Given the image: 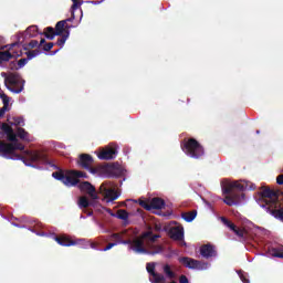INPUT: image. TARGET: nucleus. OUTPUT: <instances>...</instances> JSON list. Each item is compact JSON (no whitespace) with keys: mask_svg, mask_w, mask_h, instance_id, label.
I'll use <instances>...</instances> for the list:
<instances>
[{"mask_svg":"<svg viewBox=\"0 0 283 283\" xmlns=\"http://www.w3.org/2000/svg\"><path fill=\"white\" fill-rule=\"evenodd\" d=\"M122 233H113L111 235V240L115 242L108 243L103 251H109L114 249V247H118V244H128L129 251H134V253H146L148 255H158V253H163V247L158 245L156 240L160 238V235H154L150 231L143 233L139 238H135L134 240H123Z\"/></svg>","mask_w":283,"mask_h":283,"instance_id":"1","label":"nucleus"},{"mask_svg":"<svg viewBox=\"0 0 283 283\" xmlns=\"http://www.w3.org/2000/svg\"><path fill=\"white\" fill-rule=\"evenodd\" d=\"M25 125V120L23 117H13L9 119V123H0V136H4V138L9 139L11 144H6L0 142V151L3 154H14L15 149L20 151L23 150V145L19 143L18 138L21 140H32L30 134L25 132V129L21 128Z\"/></svg>","mask_w":283,"mask_h":283,"instance_id":"2","label":"nucleus"},{"mask_svg":"<svg viewBox=\"0 0 283 283\" xmlns=\"http://www.w3.org/2000/svg\"><path fill=\"white\" fill-rule=\"evenodd\" d=\"M55 180H60L65 187H76L78 178H87V175L78 170L56 171L52 174Z\"/></svg>","mask_w":283,"mask_h":283,"instance_id":"3","label":"nucleus"},{"mask_svg":"<svg viewBox=\"0 0 283 283\" xmlns=\"http://www.w3.org/2000/svg\"><path fill=\"white\" fill-rule=\"evenodd\" d=\"M221 188L223 189V193H229V191H233V189H238L239 191H253L255 184L247 180L229 181L226 179L221 182Z\"/></svg>","mask_w":283,"mask_h":283,"instance_id":"4","label":"nucleus"},{"mask_svg":"<svg viewBox=\"0 0 283 283\" xmlns=\"http://www.w3.org/2000/svg\"><path fill=\"white\" fill-rule=\"evenodd\" d=\"M181 149L186 153V156H189L190 158H200L201 156H205V148H202L200 143L193 138L185 142Z\"/></svg>","mask_w":283,"mask_h":283,"instance_id":"5","label":"nucleus"},{"mask_svg":"<svg viewBox=\"0 0 283 283\" xmlns=\"http://www.w3.org/2000/svg\"><path fill=\"white\" fill-rule=\"evenodd\" d=\"M99 193L103 196L105 202H114L120 198V192L116 190V184L112 181H105L99 187Z\"/></svg>","mask_w":283,"mask_h":283,"instance_id":"6","label":"nucleus"},{"mask_svg":"<svg viewBox=\"0 0 283 283\" xmlns=\"http://www.w3.org/2000/svg\"><path fill=\"white\" fill-rule=\"evenodd\" d=\"M4 85L13 94H21V91L25 85V81H23V78L18 74H9L4 78Z\"/></svg>","mask_w":283,"mask_h":283,"instance_id":"7","label":"nucleus"},{"mask_svg":"<svg viewBox=\"0 0 283 283\" xmlns=\"http://www.w3.org/2000/svg\"><path fill=\"white\" fill-rule=\"evenodd\" d=\"M90 171L99 178H112L120 175L116 166H97L96 168H91Z\"/></svg>","mask_w":283,"mask_h":283,"instance_id":"8","label":"nucleus"},{"mask_svg":"<svg viewBox=\"0 0 283 283\" xmlns=\"http://www.w3.org/2000/svg\"><path fill=\"white\" fill-rule=\"evenodd\" d=\"M237 189V191H235ZM226 198L223 199V202L226 205H228L229 207H233L235 205H242V202H244L245 198H244V193L240 192L238 190V188H233L231 191L229 192H224V190H222Z\"/></svg>","mask_w":283,"mask_h":283,"instance_id":"9","label":"nucleus"},{"mask_svg":"<svg viewBox=\"0 0 283 283\" xmlns=\"http://www.w3.org/2000/svg\"><path fill=\"white\" fill-rule=\"evenodd\" d=\"M7 51H0V61H10V59H19L21 54V44L13 43L7 46Z\"/></svg>","mask_w":283,"mask_h":283,"instance_id":"10","label":"nucleus"},{"mask_svg":"<svg viewBox=\"0 0 283 283\" xmlns=\"http://www.w3.org/2000/svg\"><path fill=\"white\" fill-rule=\"evenodd\" d=\"M179 262L187 269H193L196 271H207V269H209V263L200 262L191 258H181Z\"/></svg>","mask_w":283,"mask_h":283,"instance_id":"11","label":"nucleus"},{"mask_svg":"<svg viewBox=\"0 0 283 283\" xmlns=\"http://www.w3.org/2000/svg\"><path fill=\"white\" fill-rule=\"evenodd\" d=\"M116 149H117V146L114 144H111L105 148L96 150L95 154L97 158H99V160H113V158H116V154H118Z\"/></svg>","mask_w":283,"mask_h":283,"instance_id":"12","label":"nucleus"},{"mask_svg":"<svg viewBox=\"0 0 283 283\" xmlns=\"http://www.w3.org/2000/svg\"><path fill=\"white\" fill-rule=\"evenodd\" d=\"M139 205L146 209V211H151V209H163L165 207V200L160 198H153L150 202L147 200H139Z\"/></svg>","mask_w":283,"mask_h":283,"instance_id":"13","label":"nucleus"},{"mask_svg":"<svg viewBox=\"0 0 283 283\" xmlns=\"http://www.w3.org/2000/svg\"><path fill=\"white\" fill-rule=\"evenodd\" d=\"M156 269V263H147L146 270L149 273V281L153 283H166L165 276L161 274L155 273L154 270Z\"/></svg>","mask_w":283,"mask_h":283,"instance_id":"14","label":"nucleus"},{"mask_svg":"<svg viewBox=\"0 0 283 283\" xmlns=\"http://www.w3.org/2000/svg\"><path fill=\"white\" fill-rule=\"evenodd\" d=\"M94 208L99 212V213H109L112 218H118L119 220H127L129 216L127 214V211L125 210H118L117 214L112 212L109 209L104 208L102 206H94Z\"/></svg>","mask_w":283,"mask_h":283,"instance_id":"15","label":"nucleus"},{"mask_svg":"<svg viewBox=\"0 0 283 283\" xmlns=\"http://www.w3.org/2000/svg\"><path fill=\"white\" fill-rule=\"evenodd\" d=\"M78 188L84 193H88L90 198H92L93 200H98V195L96 193V189L94 188V186H92V184L84 181L78 185Z\"/></svg>","mask_w":283,"mask_h":283,"instance_id":"16","label":"nucleus"},{"mask_svg":"<svg viewBox=\"0 0 283 283\" xmlns=\"http://www.w3.org/2000/svg\"><path fill=\"white\" fill-rule=\"evenodd\" d=\"M169 237L172 240H185V229L181 226H174L169 229Z\"/></svg>","mask_w":283,"mask_h":283,"instance_id":"17","label":"nucleus"},{"mask_svg":"<svg viewBox=\"0 0 283 283\" xmlns=\"http://www.w3.org/2000/svg\"><path fill=\"white\" fill-rule=\"evenodd\" d=\"M41 52L39 50H33L27 53L28 57L21 59L18 61V64L15 66V70H21V67H25L28 65V61H32L35 56H39Z\"/></svg>","mask_w":283,"mask_h":283,"instance_id":"18","label":"nucleus"},{"mask_svg":"<svg viewBox=\"0 0 283 283\" xmlns=\"http://www.w3.org/2000/svg\"><path fill=\"white\" fill-rule=\"evenodd\" d=\"M221 222L228 227L231 231L235 233L239 238H244V230H240L235 227V224L231 223L230 221L227 220V218L221 217Z\"/></svg>","mask_w":283,"mask_h":283,"instance_id":"19","label":"nucleus"},{"mask_svg":"<svg viewBox=\"0 0 283 283\" xmlns=\"http://www.w3.org/2000/svg\"><path fill=\"white\" fill-rule=\"evenodd\" d=\"M200 253L202 258H214L216 255V248L211 244L202 245L200 249Z\"/></svg>","mask_w":283,"mask_h":283,"instance_id":"20","label":"nucleus"},{"mask_svg":"<svg viewBox=\"0 0 283 283\" xmlns=\"http://www.w3.org/2000/svg\"><path fill=\"white\" fill-rule=\"evenodd\" d=\"M55 241L57 244H61V247H74V244H76V242L67 235L56 237Z\"/></svg>","mask_w":283,"mask_h":283,"instance_id":"21","label":"nucleus"},{"mask_svg":"<svg viewBox=\"0 0 283 283\" xmlns=\"http://www.w3.org/2000/svg\"><path fill=\"white\" fill-rule=\"evenodd\" d=\"M92 163H93L92 156L90 155L80 156L78 165H81V167H83L84 169H90V166L92 165Z\"/></svg>","mask_w":283,"mask_h":283,"instance_id":"22","label":"nucleus"},{"mask_svg":"<svg viewBox=\"0 0 283 283\" xmlns=\"http://www.w3.org/2000/svg\"><path fill=\"white\" fill-rule=\"evenodd\" d=\"M25 158H27V160H30L31 163H36L41 159V154H39V151H36V150H27Z\"/></svg>","mask_w":283,"mask_h":283,"instance_id":"23","label":"nucleus"},{"mask_svg":"<svg viewBox=\"0 0 283 283\" xmlns=\"http://www.w3.org/2000/svg\"><path fill=\"white\" fill-rule=\"evenodd\" d=\"M25 36H28L29 39H32L34 36H36V34H39V27L36 25H31L29 27L25 32H24Z\"/></svg>","mask_w":283,"mask_h":283,"instance_id":"24","label":"nucleus"},{"mask_svg":"<svg viewBox=\"0 0 283 283\" xmlns=\"http://www.w3.org/2000/svg\"><path fill=\"white\" fill-rule=\"evenodd\" d=\"M196 216H198V212L196 210H192L190 212H184L181 214V218H184L186 222H193V220H196Z\"/></svg>","mask_w":283,"mask_h":283,"instance_id":"25","label":"nucleus"},{"mask_svg":"<svg viewBox=\"0 0 283 283\" xmlns=\"http://www.w3.org/2000/svg\"><path fill=\"white\" fill-rule=\"evenodd\" d=\"M77 205H78L80 209H87V207H90V205H92L94 207V203L90 202V200H87V197H80Z\"/></svg>","mask_w":283,"mask_h":283,"instance_id":"26","label":"nucleus"},{"mask_svg":"<svg viewBox=\"0 0 283 283\" xmlns=\"http://www.w3.org/2000/svg\"><path fill=\"white\" fill-rule=\"evenodd\" d=\"M65 23H67V20L59 21L55 25V34L56 36H61L63 34V30L65 28Z\"/></svg>","mask_w":283,"mask_h":283,"instance_id":"27","label":"nucleus"},{"mask_svg":"<svg viewBox=\"0 0 283 283\" xmlns=\"http://www.w3.org/2000/svg\"><path fill=\"white\" fill-rule=\"evenodd\" d=\"M44 34H45L46 39H50V41H52L54 39V36H56V31H54V28L48 27L44 30Z\"/></svg>","mask_w":283,"mask_h":283,"instance_id":"28","label":"nucleus"},{"mask_svg":"<svg viewBox=\"0 0 283 283\" xmlns=\"http://www.w3.org/2000/svg\"><path fill=\"white\" fill-rule=\"evenodd\" d=\"M269 255L271 258H283V248L270 250Z\"/></svg>","mask_w":283,"mask_h":283,"instance_id":"29","label":"nucleus"},{"mask_svg":"<svg viewBox=\"0 0 283 283\" xmlns=\"http://www.w3.org/2000/svg\"><path fill=\"white\" fill-rule=\"evenodd\" d=\"M164 273L166 274L168 280H174L176 277V274L174 273V271H171V266L169 265L164 266Z\"/></svg>","mask_w":283,"mask_h":283,"instance_id":"30","label":"nucleus"},{"mask_svg":"<svg viewBox=\"0 0 283 283\" xmlns=\"http://www.w3.org/2000/svg\"><path fill=\"white\" fill-rule=\"evenodd\" d=\"M0 98L2 99V103H3L2 109L8 112V109H9L8 107L10 105V98L8 97V95H6L3 93H1Z\"/></svg>","mask_w":283,"mask_h":283,"instance_id":"31","label":"nucleus"},{"mask_svg":"<svg viewBox=\"0 0 283 283\" xmlns=\"http://www.w3.org/2000/svg\"><path fill=\"white\" fill-rule=\"evenodd\" d=\"M237 273H238V275H239L241 282H243V283H251V282L249 281V274H248L247 272L237 271Z\"/></svg>","mask_w":283,"mask_h":283,"instance_id":"32","label":"nucleus"},{"mask_svg":"<svg viewBox=\"0 0 283 283\" xmlns=\"http://www.w3.org/2000/svg\"><path fill=\"white\" fill-rule=\"evenodd\" d=\"M43 43H45V39H42L40 43L36 40H31L29 43V48H42Z\"/></svg>","mask_w":283,"mask_h":283,"instance_id":"33","label":"nucleus"},{"mask_svg":"<svg viewBox=\"0 0 283 283\" xmlns=\"http://www.w3.org/2000/svg\"><path fill=\"white\" fill-rule=\"evenodd\" d=\"M67 39H70V32H67L60 40H57L56 45H59V48L62 49L63 45H65V41H67Z\"/></svg>","mask_w":283,"mask_h":283,"instance_id":"34","label":"nucleus"},{"mask_svg":"<svg viewBox=\"0 0 283 283\" xmlns=\"http://www.w3.org/2000/svg\"><path fill=\"white\" fill-rule=\"evenodd\" d=\"M73 1V6H72V19H76V15H74V11L78 10V8H81V2H78V0H72Z\"/></svg>","mask_w":283,"mask_h":283,"instance_id":"35","label":"nucleus"},{"mask_svg":"<svg viewBox=\"0 0 283 283\" xmlns=\"http://www.w3.org/2000/svg\"><path fill=\"white\" fill-rule=\"evenodd\" d=\"M52 48H54V43L50 42V43H48V44H45V45L43 46V50H44L45 52H50V50H52Z\"/></svg>","mask_w":283,"mask_h":283,"instance_id":"36","label":"nucleus"},{"mask_svg":"<svg viewBox=\"0 0 283 283\" xmlns=\"http://www.w3.org/2000/svg\"><path fill=\"white\" fill-rule=\"evenodd\" d=\"M179 283H189V279H187V276L181 275L179 279Z\"/></svg>","mask_w":283,"mask_h":283,"instance_id":"37","label":"nucleus"},{"mask_svg":"<svg viewBox=\"0 0 283 283\" xmlns=\"http://www.w3.org/2000/svg\"><path fill=\"white\" fill-rule=\"evenodd\" d=\"M276 182H277V185H283V175H280V176L276 178Z\"/></svg>","mask_w":283,"mask_h":283,"instance_id":"38","label":"nucleus"},{"mask_svg":"<svg viewBox=\"0 0 283 283\" xmlns=\"http://www.w3.org/2000/svg\"><path fill=\"white\" fill-rule=\"evenodd\" d=\"M6 108H0V118L7 113Z\"/></svg>","mask_w":283,"mask_h":283,"instance_id":"39","label":"nucleus"},{"mask_svg":"<svg viewBox=\"0 0 283 283\" xmlns=\"http://www.w3.org/2000/svg\"><path fill=\"white\" fill-rule=\"evenodd\" d=\"M12 160H19V155H12L11 157H10Z\"/></svg>","mask_w":283,"mask_h":283,"instance_id":"40","label":"nucleus"},{"mask_svg":"<svg viewBox=\"0 0 283 283\" xmlns=\"http://www.w3.org/2000/svg\"><path fill=\"white\" fill-rule=\"evenodd\" d=\"M91 3H93L94 6H98V3H101L99 1H92Z\"/></svg>","mask_w":283,"mask_h":283,"instance_id":"41","label":"nucleus"},{"mask_svg":"<svg viewBox=\"0 0 283 283\" xmlns=\"http://www.w3.org/2000/svg\"><path fill=\"white\" fill-rule=\"evenodd\" d=\"M170 283H177V282L172 281V282H170Z\"/></svg>","mask_w":283,"mask_h":283,"instance_id":"42","label":"nucleus"}]
</instances>
